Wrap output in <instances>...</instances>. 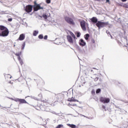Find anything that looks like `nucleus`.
<instances>
[{"instance_id": "f257e3e1", "label": "nucleus", "mask_w": 128, "mask_h": 128, "mask_svg": "<svg viewBox=\"0 0 128 128\" xmlns=\"http://www.w3.org/2000/svg\"><path fill=\"white\" fill-rule=\"evenodd\" d=\"M32 8L34 10V12H38V10H44V7L40 6V4H38L36 3V1L34 2V5H27L26 6L24 10L26 11V12H32Z\"/></svg>"}, {"instance_id": "f03ea898", "label": "nucleus", "mask_w": 128, "mask_h": 128, "mask_svg": "<svg viewBox=\"0 0 128 128\" xmlns=\"http://www.w3.org/2000/svg\"><path fill=\"white\" fill-rule=\"evenodd\" d=\"M10 34V31L6 27L4 26H0V36H8Z\"/></svg>"}, {"instance_id": "7ed1b4c3", "label": "nucleus", "mask_w": 128, "mask_h": 128, "mask_svg": "<svg viewBox=\"0 0 128 128\" xmlns=\"http://www.w3.org/2000/svg\"><path fill=\"white\" fill-rule=\"evenodd\" d=\"M108 22H102V21H98L96 24V26L98 28V30H100V28H104V26H108Z\"/></svg>"}, {"instance_id": "20e7f679", "label": "nucleus", "mask_w": 128, "mask_h": 128, "mask_svg": "<svg viewBox=\"0 0 128 128\" xmlns=\"http://www.w3.org/2000/svg\"><path fill=\"white\" fill-rule=\"evenodd\" d=\"M64 20H65L66 22L69 24H72V26H74L75 24L74 20H72V18L68 16H65Z\"/></svg>"}, {"instance_id": "39448f33", "label": "nucleus", "mask_w": 128, "mask_h": 128, "mask_svg": "<svg viewBox=\"0 0 128 128\" xmlns=\"http://www.w3.org/2000/svg\"><path fill=\"white\" fill-rule=\"evenodd\" d=\"M100 100L102 102H104V104H108L110 102V98H104L101 97L100 98Z\"/></svg>"}, {"instance_id": "423d86ee", "label": "nucleus", "mask_w": 128, "mask_h": 128, "mask_svg": "<svg viewBox=\"0 0 128 128\" xmlns=\"http://www.w3.org/2000/svg\"><path fill=\"white\" fill-rule=\"evenodd\" d=\"M80 26L84 32H86V22L84 20L81 21L80 22Z\"/></svg>"}, {"instance_id": "0eeeda50", "label": "nucleus", "mask_w": 128, "mask_h": 128, "mask_svg": "<svg viewBox=\"0 0 128 128\" xmlns=\"http://www.w3.org/2000/svg\"><path fill=\"white\" fill-rule=\"evenodd\" d=\"M50 106V104H48V102L46 100H44L43 104H42L40 106V108H44L46 106Z\"/></svg>"}, {"instance_id": "6e6552de", "label": "nucleus", "mask_w": 128, "mask_h": 128, "mask_svg": "<svg viewBox=\"0 0 128 128\" xmlns=\"http://www.w3.org/2000/svg\"><path fill=\"white\" fill-rule=\"evenodd\" d=\"M79 44L81 46H84L86 44V43L84 40L82 39H80L79 41Z\"/></svg>"}, {"instance_id": "1a4fd4ad", "label": "nucleus", "mask_w": 128, "mask_h": 128, "mask_svg": "<svg viewBox=\"0 0 128 128\" xmlns=\"http://www.w3.org/2000/svg\"><path fill=\"white\" fill-rule=\"evenodd\" d=\"M50 105H48L44 107V108H40L42 110H44L45 112H50Z\"/></svg>"}, {"instance_id": "9d476101", "label": "nucleus", "mask_w": 128, "mask_h": 128, "mask_svg": "<svg viewBox=\"0 0 128 128\" xmlns=\"http://www.w3.org/2000/svg\"><path fill=\"white\" fill-rule=\"evenodd\" d=\"M66 38H67V40H68V42L70 44H73L74 43V40H72V36L68 35V36H66Z\"/></svg>"}, {"instance_id": "9b49d317", "label": "nucleus", "mask_w": 128, "mask_h": 128, "mask_svg": "<svg viewBox=\"0 0 128 128\" xmlns=\"http://www.w3.org/2000/svg\"><path fill=\"white\" fill-rule=\"evenodd\" d=\"M91 22H93V24H96L98 22V18L96 17H92V18L90 19Z\"/></svg>"}, {"instance_id": "f8f14e48", "label": "nucleus", "mask_w": 128, "mask_h": 128, "mask_svg": "<svg viewBox=\"0 0 128 128\" xmlns=\"http://www.w3.org/2000/svg\"><path fill=\"white\" fill-rule=\"evenodd\" d=\"M24 38H26V35H24V34H20L18 40H24Z\"/></svg>"}, {"instance_id": "ddd939ff", "label": "nucleus", "mask_w": 128, "mask_h": 128, "mask_svg": "<svg viewBox=\"0 0 128 128\" xmlns=\"http://www.w3.org/2000/svg\"><path fill=\"white\" fill-rule=\"evenodd\" d=\"M20 104H28L24 99H20Z\"/></svg>"}, {"instance_id": "4468645a", "label": "nucleus", "mask_w": 128, "mask_h": 128, "mask_svg": "<svg viewBox=\"0 0 128 128\" xmlns=\"http://www.w3.org/2000/svg\"><path fill=\"white\" fill-rule=\"evenodd\" d=\"M67 126H70V128H76V126L75 124H67Z\"/></svg>"}, {"instance_id": "2eb2a0df", "label": "nucleus", "mask_w": 128, "mask_h": 128, "mask_svg": "<svg viewBox=\"0 0 128 128\" xmlns=\"http://www.w3.org/2000/svg\"><path fill=\"white\" fill-rule=\"evenodd\" d=\"M38 30H34L33 32V36H38Z\"/></svg>"}, {"instance_id": "dca6fc26", "label": "nucleus", "mask_w": 128, "mask_h": 128, "mask_svg": "<svg viewBox=\"0 0 128 128\" xmlns=\"http://www.w3.org/2000/svg\"><path fill=\"white\" fill-rule=\"evenodd\" d=\"M94 76L96 77L94 79V82H98V76L96 74H95L94 75Z\"/></svg>"}, {"instance_id": "f3484780", "label": "nucleus", "mask_w": 128, "mask_h": 128, "mask_svg": "<svg viewBox=\"0 0 128 128\" xmlns=\"http://www.w3.org/2000/svg\"><path fill=\"white\" fill-rule=\"evenodd\" d=\"M18 60L20 62V64L21 66H22V64H24V61H22V58H20V57H19V58L18 59Z\"/></svg>"}, {"instance_id": "a211bd4d", "label": "nucleus", "mask_w": 128, "mask_h": 128, "mask_svg": "<svg viewBox=\"0 0 128 128\" xmlns=\"http://www.w3.org/2000/svg\"><path fill=\"white\" fill-rule=\"evenodd\" d=\"M89 38H90V34H87L85 35L84 38L85 40H88Z\"/></svg>"}, {"instance_id": "6ab92c4d", "label": "nucleus", "mask_w": 128, "mask_h": 128, "mask_svg": "<svg viewBox=\"0 0 128 128\" xmlns=\"http://www.w3.org/2000/svg\"><path fill=\"white\" fill-rule=\"evenodd\" d=\"M70 36H72L73 37V38L74 40H76V36H74V33L72 32H70Z\"/></svg>"}, {"instance_id": "aec40b11", "label": "nucleus", "mask_w": 128, "mask_h": 128, "mask_svg": "<svg viewBox=\"0 0 128 128\" xmlns=\"http://www.w3.org/2000/svg\"><path fill=\"white\" fill-rule=\"evenodd\" d=\"M16 56H18V60L20 58V55L22 54V52H20V53H16Z\"/></svg>"}, {"instance_id": "412c9836", "label": "nucleus", "mask_w": 128, "mask_h": 128, "mask_svg": "<svg viewBox=\"0 0 128 128\" xmlns=\"http://www.w3.org/2000/svg\"><path fill=\"white\" fill-rule=\"evenodd\" d=\"M70 102H78V100H76V99H75L74 98H70Z\"/></svg>"}, {"instance_id": "4be33fe9", "label": "nucleus", "mask_w": 128, "mask_h": 128, "mask_svg": "<svg viewBox=\"0 0 128 128\" xmlns=\"http://www.w3.org/2000/svg\"><path fill=\"white\" fill-rule=\"evenodd\" d=\"M106 34H107L108 35V36H110L111 37V38H112V36L110 34V32H109L108 30L106 31Z\"/></svg>"}, {"instance_id": "5701e85b", "label": "nucleus", "mask_w": 128, "mask_h": 128, "mask_svg": "<svg viewBox=\"0 0 128 128\" xmlns=\"http://www.w3.org/2000/svg\"><path fill=\"white\" fill-rule=\"evenodd\" d=\"M38 38L40 40H42V38H44V35H42V34H40L38 36Z\"/></svg>"}, {"instance_id": "b1692460", "label": "nucleus", "mask_w": 128, "mask_h": 128, "mask_svg": "<svg viewBox=\"0 0 128 128\" xmlns=\"http://www.w3.org/2000/svg\"><path fill=\"white\" fill-rule=\"evenodd\" d=\"M42 17L44 18V20H47L48 19V15L46 14H43L42 16Z\"/></svg>"}, {"instance_id": "393cba45", "label": "nucleus", "mask_w": 128, "mask_h": 128, "mask_svg": "<svg viewBox=\"0 0 128 128\" xmlns=\"http://www.w3.org/2000/svg\"><path fill=\"white\" fill-rule=\"evenodd\" d=\"M26 46V42H24L22 44V50H24V48Z\"/></svg>"}, {"instance_id": "a878e982", "label": "nucleus", "mask_w": 128, "mask_h": 128, "mask_svg": "<svg viewBox=\"0 0 128 128\" xmlns=\"http://www.w3.org/2000/svg\"><path fill=\"white\" fill-rule=\"evenodd\" d=\"M100 92H102V90H100V88H98L96 90V94H100Z\"/></svg>"}, {"instance_id": "bb28decb", "label": "nucleus", "mask_w": 128, "mask_h": 128, "mask_svg": "<svg viewBox=\"0 0 128 128\" xmlns=\"http://www.w3.org/2000/svg\"><path fill=\"white\" fill-rule=\"evenodd\" d=\"M12 100H14V102H20V98H16L15 99H12Z\"/></svg>"}, {"instance_id": "cd10ccee", "label": "nucleus", "mask_w": 128, "mask_h": 128, "mask_svg": "<svg viewBox=\"0 0 128 128\" xmlns=\"http://www.w3.org/2000/svg\"><path fill=\"white\" fill-rule=\"evenodd\" d=\"M120 128H128V125L126 126L125 124H124L122 126H121Z\"/></svg>"}, {"instance_id": "c85d7f7f", "label": "nucleus", "mask_w": 128, "mask_h": 128, "mask_svg": "<svg viewBox=\"0 0 128 128\" xmlns=\"http://www.w3.org/2000/svg\"><path fill=\"white\" fill-rule=\"evenodd\" d=\"M76 36L77 38H80V32H78L76 33Z\"/></svg>"}, {"instance_id": "c756f323", "label": "nucleus", "mask_w": 128, "mask_h": 128, "mask_svg": "<svg viewBox=\"0 0 128 128\" xmlns=\"http://www.w3.org/2000/svg\"><path fill=\"white\" fill-rule=\"evenodd\" d=\"M124 8H128V3H126L124 4Z\"/></svg>"}, {"instance_id": "7c9ffc66", "label": "nucleus", "mask_w": 128, "mask_h": 128, "mask_svg": "<svg viewBox=\"0 0 128 128\" xmlns=\"http://www.w3.org/2000/svg\"><path fill=\"white\" fill-rule=\"evenodd\" d=\"M91 92L92 94H93V96L96 94V91L94 90H92Z\"/></svg>"}, {"instance_id": "2f4dec72", "label": "nucleus", "mask_w": 128, "mask_h": 128, "mask_svg": "<svg viewBox=\"0 0 128 128\" xmlns=\"http://www.w3.org/2000/svg\"><path fill=\"white\" fill-rule=\"evenodd\" d=\"M79 114L80 116H84V118H90L84 115H82V114Z\"/></svg>"}, {"instance_id": "473e14b6", "label": "nucleus", "mask_w": 128, "mask_h": 128, "mask_svg": "<svg viewBox=\"0 0 128 128\" xmlns=\"http://www.w3.org/2000/svg\"><path fill=\"white\" fill-rule=\"evenodd\" d=\"M46 4H50V0H46Z\"/></svg>"}, {"instance_id": "72a5a7b5", "label": "nucleus", "mask_w": 128, "mask_h": 128, "mask_svg": "<svg viewBox=\"0 0 128 128\" xmlns=\"http://www.w3.org/2000/svg\"><path fill=\"white\" fill-rule=\"evenodd\" d=\"M52 113L54 114H56V116H58V114H59L58 113H56L54 112H53Z\"/></svg>"}, {"instance_id": "f704fd0d", "label": "nucleus", "mask_w": 128, "mask_h": 128, "mask_svg": "<svg viewBox=\"0 0 128 128\" xmlns=\"http://www.w3.org/2000/svg\"><path fill=\"white\" fill-rule=\"evenodd\" d=\"M90 72H93V74H94V72H96V71L94 70H90Z\"/></svg>"}, {"instance_id": "c9c22d12", "label": "nucleus", "mask_w": 128, "mask_h": 128, "mask_svg": "<svg viewBox=\"0 0 128 128\" xmlns=\"http://www.w3.org/2000/svg\"><path fill=\"white\" fill-rule=\"evenodd\" d=\"M32 98H33L34 100H38V98H36L34 96H33V97H32Z\"/></svg>"}, {"instance_id": "e433bc0d", "label": "nucleus", "mask_w": 128, "mask_h": 128, "mask_svg": "<svg viewBox=\"0 0 128 128\" xmlns=\"http://www.w3.org/2000/svg\"><path fill=\"white\" fill-rule=\"evenodd\" d=\"M44 40H48V35H46L44 38Z\"/></svg>"}, {"instance_id": "4c0bfd02", "label": "nucleus", "mask_w": 128, "mask_h": 128, "mask_svg": "<svg viewBox=\"0 0 128 128\" xmlns=\"http://www.w3.org/2000/svg\"><path fill=\"white\" fill-rule=\"evenodd\" d=\"M102 108L104 109V110H106V106H102Z\"/></svg>"}, {"instance_id": "58836bf2", "label": "nucleus", "mask_w": 128, "mask_h": 128, "mask_svg": "<svg viewBox=\"0 0 128 128\" xmlns=\"http://www.w3.org/2000/svg\"><path fill=\"white\" fill-rule=\"evenodd\" d=\"M12 18H10L8 19V22H12Z\"/></svg>"}, {"instance_id": "ea45409f", "label": "nucleus", "mask_w": 128, "mask_h": 128, "mask_svg": "<svg viewBox=\"0 0 128 128\" xmlns=\"http://www.w3.org/2000/svg\"><path fill=\"white\" fill-rule=\"evenodd\" d=\"M0 108L2 109V108H6V107H4V106H2V105H0Z\"/></svg>"}, {"instance_id": "a19ab883", "label": "nucleus", "mask_w": 128, "mask_h": 128, "mask_svg": "<svg viewBox=\"0 0 128 128\" xmlns=\"http://www.w3.org/2000/svg\"><path fill=\"white\" fill-rule=\"evenodd\" d=\"M26 98H34V96H28L26 97Z\"/></svg>"}, {"instance_id": "79ce46f5", "label": "nucleus", "mask_w": 128, "mask_h": 128, "mask_svg": "<svg viewBox=\"0 0 128 128\" xmlns=\"http://www.w3.org/2000/svg\"><path fill=\"white\" fill-rule=\"evenodd\" d=\"M122 2H126L128 0H121Z\"/></svg>"}, {"instance_id": "37998d69", "label": "nucleus", "mask_w": 128, "mask_h": 128, "mask_svg": "<svg viewBox=\"0 0 128 128\" xmlns=\"http://www.w3.org/2000/svg\"><path fill=\"white\" fill-rule=\"evenodd\" d=\"M108 2L110 4V0H106V3Z\"/></svg>"}, {"instance_id": "c03bdc74", "label": "nucleus", "mask_w": 128, "mask_h": 128, "mask_svg": "<svg viewBox=\"0 0 128 128\" xmlns=\"http://www.w3.org/2000/svg\"><path fill=\"white\" fill-rule=\"evenodd\" d=\"M92 70H98V69H96V68H92Z\"/></svg>"}, {"instance_id": "a18cd8bd", "label": "nucleus", "mask_w": 128, "mask_h": 128, "mask_svg": "<svg viewBox=\"0 0 128 128\" xmlns=\"http://www.w3.org/2000/svg\"><path fill=\"white\" fill-rule=\"evenodd\" d=\"M68 102H70V98H69L68 99Z\"/></svg>"}, {"instance_id": "49530a36", "label": "nucleus", "mask_w": 128, "mask_h": 128, "mask_svg": "<svg viewBox=\"0 0 128 128\" xmlns=\"http://www.w3.org/2000/svg\"><path fill=\"white\" fill-rule=\"evenodd\" d=\"M92 42H93V43L94 44V40H92Z\"/></svg>"}, {"instance_id": "de8ad7c7", "label": "nucleus", "mask_w": 128, "mask_h": 128, "mask_svg": "<svg viewBox=\"0 0 128 128\" xmlns=\"http://www.w3.org/2000/svg\"><path fill=\"white\" fill-rule=\"evenodd\" d=\"M73 106H76V104H73Z\"/></svg>"}, {"instance_id": "09e8293b", "label": "nucleus", "mask_w": 128, "mask_h": 128, "mask_svg": "<svg viewBox=\"0 0 128 128\" xmlns=\"http://www.w3.org/2000/svg\"><path fill=\"white\" fill-rule=\"evenodd\" d=\"M40 18H42V16H39Z\"/></svg>"}, {"instance_id": "8fccbe9b", "label": "nucleus", "mask_w": 128, "mask_h": 128, "mask_svg": "<svg viewBox=\"0 0 128 128\" xmlns=\"http://www.w3.org/2000/svg\"><path fill=\"white\" fill-rule=\"evenodd\" d=\"M12 78V76H10V78Z\"/></svg>"}, {"instance_id": "3c124183", "label": "nucleus", "mask_w": 128, "mask_h": 128, "mask_svg": "<svg viewBox=\"0 0 128 128\" xmlns=\"http://www.w3.org/2000/svg\"><path fill=\"white\" fill-rule=\"evenodd\" d=\"M48 120H50V119H47Z\"/></svg>"}]
</instances>
